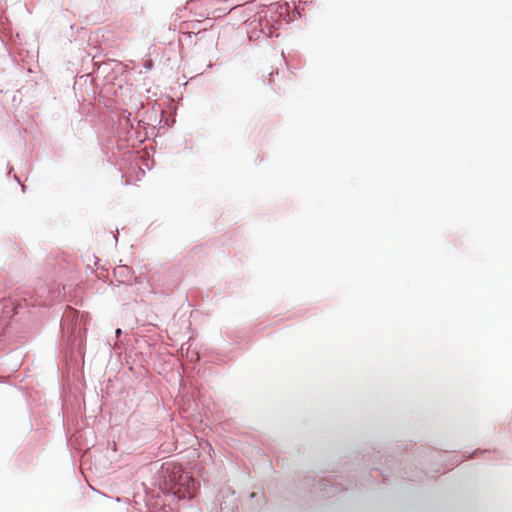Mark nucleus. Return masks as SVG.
Masks as SVG:
<instances>
[{"label": "nucleus", "instance_id": "1", "mask_svg": "<svg viewBox=\"0 0 512 512\" xmlns=\"http://www.w3.org/2000/svg\"><path fill=\"white\" fill-rule=\"evenodd\" d=\"M165 488L179 499L194 497L198 484L189 472L177 463H167L163 467Z\"/></svg>", "mask_w": 512, "mask_h": 512}, {"label": "nucleus", "instance_id": "2", "mask_svg": "<svg viewBox=\"0 0 512 512\" xmlns=\"http://www.w3.org/2000/svg\"><path fill=\"white\" fill-rule=\"evenodd\" d=\"M121 334V330L120 329H117L116 330V335H120Z\"/></svg>", "mask_w": 512, "mask_h": 512}]
</instances>
